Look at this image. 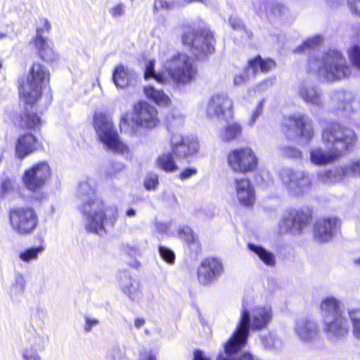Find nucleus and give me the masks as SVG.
<instances>
[{"mask_svg":"<svg viewBox=\"0 0 360 360\" xmlns=\"http://www.w3.org/2000/svg\"><path fill=\"white\" fill-rule=\"evenodd\" d=\"M77 196L81 202L79 210L87 231L103 236L107 229L114 226L118 218L117 209L108 205L97 193L92 179L79 182Z\"/></svg>","mask_w":360,"mask_h":360,"instance_id":"1","label":"nucleus"},{"mask_svg":"<svg viewBox=\"0 0 360 360\" xmlns=\"http://www.w3.org/2000/svg\"><path fill=\"white\" fill-rule=\"evenodd\" d=\"M162 72L155 71V60L146 62L144 78H153L162 84L172 82L177 86H186L194 82L198 75V69L190 56L184 53L167 55L160 53Z\"/></svg>","mask_w":360,"mask_h":360,"instance_id":"2","label":"nucleus"},{"mask_svg":"<svg viewBox=\"0 0 360 360\" xmlns=\"http://www.w3.org/2000/svg\"><path fill=\"white\" fill-rule=\"evenodd\" d=\"M307 71L316 75L322 82L340 81L348 77L351 73L346 58L336 50H330L320 56H311Z\"/></svg>","mask_w":360,"mask_h":360,"instance_id":"3","label":"nucleus"},{"mask_svg":"<svg viewBox=\"0 0 360 360\" xmlns=\"http://www.w3.org/2000/svg\"><path fill=\"white\" fill-rule=\"evenodd\" d=\"M320 314L323 330L330 340L336 342L349 335V321L339 300L332 296L323 298L320 305Z\"/></svg>","mask_w":360,"mask_h":360,"instance_id":"4","label":"nucleus"},{"mask_svg":"<svg viewBox=\"0 0 360 360\" xmlns=\"http://www.w3.org/2000/svg\"><path fill=\"white\" fill-rule=\"evenodd\" d=\"M273 313L269 306L256 307L250 311L244 307L241 309L240 316L233 339L238 337L240 345L247 342L250 330H260L268 327L271 322Z\"/></svg>","mask_w":360,"mask_h":360,"instance_id":"5","label":"nucleus"},{"mask_svg":"<svg viewBox=\"0 0 360 360\" xmlns=\"http://www.w3.org/2000/svg\"><path fill=\"white\" fill-rule=\"evenodd\" d=\"M49 79L50 72L46 67L38 62L32 63L25 81L19 88L20 96L25 104L32 105L39 100Z\"/></svg>","mask_w":360,"mask_h":360,"instance_id":"6","label":"nucleus"},{"mask_svg":"<svg viewBox=\"0 0 360 360\" xmlns=\"http://www.w3.org/2000/svg\"><path fill=\"white\" fill-rule=\"evenodd\" d=\"M321 139L323 144L338 152L340 157L352 148L357 141L353 129L335 122L323 129Z\"/></svg>","mask_w":360,"mask_h":360,"instance_id":"7","label":"nucleus"},{"mask_svg":"<svg viewBox=\"0 0 360 360\" xmlns=\"http://www.w3.org/2000/svg\"><path fill=\"white\" fill-rule=\"evenodd\" d=\"M94 127L105 149L118 154L129 152L128 146L121 140L110 117L102 112L94 116Z\"/></svg>","mask_w":360,"mask_h":360,"instance_id":"8","label":"nucleus"},{"mask_svg":"<svg viewBox=\"0 0 360 360\" xmlns=\"http://www.w3.org/2000/svg\"><path fill=\"white\" fill-rule=\"evenodd\" d=\"M51 176V169L46 161H40L27 168L21 180L25 188L34 194V198L41 200L45 195L41 190L46 186Z\"/></svg>","mask_w":360,"mask_h":360,"instance_id":"9","label":"nucleus"},{"mask_svg":"<svg viewBox=\"0 0 360 360\" xmlns=\"http://www.w3.org/2000/svg\"><path fill=\"white\" fill-rule=\"evenodd\" d=\"M10 226L20 236H28L34 233L39 224V217L31 206H14L8 212Z\"/></svg>","mask_w":360,"mask_h":360,"instance_id":"10","label":"nucleus"},{"mask_svg":"<svg viewBox=\"0 0 360 360\" xmlns=\"http://www.w3.org/2000/svg\"><path fill=\"white\" fill-rule=\"evenodd\" d=\"M214 41L213 34L208 30L195 31L188 27L182 35L183 44L190 46L198 58L212 53L214 51Z\"/></svg>","mask_w":360,"mask_h":360,"instance_id":"11","label":"nucleus"},{"mask_svg":"<svg viewBox=\"0 0 360 360\" xmlns=\"http://www.w3.org/2000/svg\"><path fill=\"white\" fill-rule=\"evenodd\" d=\"M205 114L212 120H231L234 117L233 101L225 93L214 94L207 101Z\"/></svg>","mask_w":360,"mask_h":360,"instance_id":"12","label":"nucleus"},{"mask_svg":"<svg viewBox=\"0 0 360 360\" xmlns=\"http://www.w3.org/2000/svg\"><path fill=\"white\" fill-rule=\"evenodd\" d=\"M311 220V215L302 210L291 209L285 212L278 224L279 233L300 235Z\"/></svg>","mask_w":360,"mask_h":360,"instance_id":"13","label":"nucleus"},{"mask_svg":"<svg viewBox=\"0 0 360 360\" xmlns=\"http://www.w3.org/2000/svg\"><path fill=\"white\" fill-rule=\"evenodd\" d=\"M280 178L288 192L292 195H300L307 192L311 184L308 174L285 167L279 171Z\"/></svg>","mask_w":360,"mask_h":360,"instance_id":"14","label":"nucleus"},{"mask_svg":"<svg viewBox=\"0 0 360 360\" xmlns=\"http://www.w3.org/2000/svg\"><path fill=\"white\" fill-rule=\"evenodd\" d=\"M283 126L284 132L288 136L295 134L302 136L307 141H310L313 139L312 121L309 117L304 114L295 113L285 117Z\"/></svg>","mask_w":360,"mask_h":360,"instance_id":"15","label":"nucleus"},{"mask_svg":"<svg viewBox=\"0 0 360 360\" xmlns=\"http://www.w3.org/2000/svg\"><path fill=\"white\" fill-rule=\"evenodd\" d=\"M231 168L238 173H248L254 171L257 166V158L250 148L236 149L228 156Z\"/></svg>","mask_w":360,"mask_h":360,"instance_id":"16","label":"nucleus"},{"mask_svg":"<svg viewBox=\"0 0 360 360\" xmlns=\"http://www.w3.org/2000/svg\"><path fill=\"white\" fill-rule=\"evenodd\" d=\"M255 13L262 17L266 18L269 21L278 22L287 20L290 15L288 8L275 1L255 0L252 3Z\"/></svg>","mask_w":360,"mask_h":360,"instance_id":"17","label":"nucleus"},{"mask_svg":"<svg viewBox=\"0 0 360 360\" xmlns=\"http://www.w3.org/2000/svg\"><path fill=\"white\" fill-rule=\"evenodd\" d=\"M131 120L136 126L145 129H153L159 122L156 108L145 101L134 105Z\"/></svg>","mask_w":360,"mask_h":360,"instance_id":"18","label":"nucleus"},{"mask_svg":"<svg viewBox=\"0 0 360 360\" xmlns=\"http://www.w3.org/2000/svg\"><path fill=\"white\" fill-rule=\"evenodd\" d=\"M223 272L224 266L219 259L207 258L198 269V279L200 284L207 285L220 277Z\"/></svg>","mask_w":360,"mask_h":360,"instance_id":"19","label":"nucleus"},{"mask_svg":"<svg viewBox=\"0 0 360 360\" xmlns=\"http://www.w3.org/2000/svg\"><path fill=\"white\" fill-rule=\"evenodd\" d=\"M274 67L275 63L274 60L271 59L263 60L260 56H258L249 61L248 66L244 70L243 74L236 75L234 77V84L240 85L254 78L258 72L266 73Z\"/></svg>","mask_w":360,"mask_h":360,"instance_id":"20","label":"nucleus"},{"mask_svg":"<svg viewBox=\"0 0 360 360\" xmlns=\"http://www.w3.org/2000/svg\"><path fill=\"white\" fill-rule=\"evenodd\" d=\"M170 146L173 154L179 159L193 157L198 153L199 148L197 141L184 138L179 134H174L172 136Z\"/></svg>","mask_w":360,"mask_h":360,"instance_id":"21","label":"nucleus"},{"mask_svg":"<svg viewBox=\"0 0 360 360\" xmlns=\"http://www.w3.org/2000/svg\"><path fill=\"white\" fill-rule=\"evenodd\" d=\"M42 144L31 133L20 135L15 143V156L18 160H23L31 154L40 150Z\"/></svg>","mask_w":360,"mask_h":360,"instance_id":"22","label":"nucleus"},{"mask_svg":"<svg viewBox=\"0 0 360 360\" xmlns=\"http://www.w3.org/2000/svg\"><path fill=\"white\" fill-rule=\"evenodd\" d=\"M297 94L307 105L319 108L323 106L324 99L321 90L311 83H300L297 86Z\"/></svg>","mask_w":360,"mask_h":360,"instance_id":"23","label":"nucleus"},{"mask_svg":"<svg viewBox=\"0 0 360 360\" xmlns=\"http://www.w3.org/2000/svg\"><path fill=\"white\" fill-rule=\"evenodd\" d=\"M319 331L317 323L310 318L302 317L295 322L294 332L301 341L308 342L313 340Z\"/></svg>","mask_w":360,"mask_h":360,"instance_id":"24","label":"nucleus"},{"mask_svg":"<svg viewBox=\"0 0 360 360\" xmlns=\"http://www.w3.org/2000/svg\"><path fill=\"white\" fill-rule=\"evenodd\" d=\"M234 188L240 205L246 207H252L255 201V191L250 180L245 178L236 179Z\"/></svg>","mask_w":360,"mask_h":360,"instance_id":"25","label":"nucleus"},{"mask_svg":"<svg viewBox=\"0 0 360 360\" xmlns=\"http://www.w3.org/2000/svg\"><path fill=\"white\" fill-rule=\"evenodd\" d=\"M238 337L233 339V335L224 345V354L220 353L217 360H255L252 354L244 352L240 355H237L236 352L245 347L247 342L240 345Z\"/></svg>","mask_w":360,"mask_h":360,"instance_id":"26","label":"nucleus"},{"mask_svg":"<svg viewBox=\"0 0 360 360\" xmlns=\"http://www.w3.org/2000/svg\"><path fill=\"white\" fill-rule=\"evenodd\" d=\"M338 226L336 218H323L319 219L314 229V236L320 243L329 241L333 236Z\"/></svg>","mask_w":360,"mask_h":360,"instance_id":"27","label":"nucleus"},{"mask_svg":"<svg viewBox=\"0 0 360 360\" xmlns=\"http://www.w3.org/2000/svg\"><path fill=\"white\" fill-rule=\"evenodd\" d=\"M119 283L122 292L131 300L139 298V284L131 275L126 271L119 274Z\"/></svg>","mask_w":360,"mask_h":360,"instance_id":"28","label":"nucleus"},{"mask_svg":"<svg viewBox=\"0 0 360 360\" xmlns=\"http://www.w3.org/2000/svg\"><path fill=\"white\" fill-rule=\"evenodd\" d=\"M33 44L38 51L39 57L46 62H51L55 59V53L52 48L51 41L41 35V30H38L37 34L33 39Z\"/></svg>","mask_w":360,"mask_h":360,"instance_id":"29","label":"nucleus"},{"mask_svg":"<svg viewBox=\"0 0 360 360\" xmlns=\"http://www.w3.org/2000/svg\"><path fill=\"white\" fill-rule=\"evenodd\" d=\"M25 110L16 117L15 123L20 128L25 129H37L42 124V120L39 115L28 110V105L32 108L34 105H27Z\"/></svg>","mask_w":360,"mask_h":360,"instance_id":"30","label":"nucleus"},{"mask_svg":"<svg viewBox=\"0 0 360 360\" xmlns=\"http://www.w3.org/2000/svg\"><path fill=\"white\" fill-rule=\"evenodd\" d=\"M339 153L333 149L325 150L321 148H316L310 152V160L316 165H328L339 159Z\"/></svg>","mask_w":360,"mask_h":360,"instance_id":"31","label":"nucleus"},{"mask_svg":"<svg viewBox=\"0 0 360 360\" xmlns=\"http://www.w3.org/2000/svg\"><path fill=\"white\" fill-rule=\"evenodd\" d=\"M345 176L342 167L326 169L317 173L318 180L325 185H333L340 183Z\"/></svg>","mask_w":360,"mask_h":360,"instance_id":"32","label":"nucleus"},{"mask_svg":"<svg viewBox=\"0 0 360 360\" xmlns=\"http://www.w3.org/2000/svg\"><path fill=\"white\" fill-rule=\"evenodd\" d=\"M330 97L339 109L350 110L351 103L354 99L352 92L345 89H337L332 91Z\"/></svg>","mask_w":360,"mask_h":360,"instance_id":"33","label":"nucleus"},{"mask_svg":"<svg viewBox=\"0 0 360 360\" xmlns=\"http://www.w3.org/2000/svg\"><path fill=\"white\" fill-rule=\"evenodd\" d=\"M133 75V72L130 69L120 65L114 70L112 80L117 88L123 89L129 84Z\"/></svg>","mask_w":360,"mask_h":360,"instance_id":"34","label":"nucleus"},{"mask_svg":"<svg viewBox=\"0 0 360 360\" xmlns=\"http://www.w3.org/2000/svg\"><path fill=\"white\" fill-rule=\"evenodd\" d=\"M242 126L236 122H229L221 130L219 137L224 142L232 141L240 136Z\"/></svg>","mask_w":360,"mask_h":360,"instance_id":"35","label":"nucleus"},{"mask_svg":"<svg viewBox=\"0 0 360 360\" xmlns=\"http://www.w3.org/2000/svg\"><path fill=\"white\" fill-rule=\"evenodd\" d=\"M144 93L148 99L158 105H167L169 103V97L162 90L156 89L153 86H146Z\"/></svg>","mask_w":360,"mask_h":360,"instance_id":"36","label":"nucleus"},{"mask_svg":"<svg viewBox=\"0 0 360 360\" xmlns=\"http://www.w3.org/2000/svg\"><path fill=\"white\" fill-rule=\"evenodd\" d=\"M248 248L254 252L267 266H274L275 264L274 255L260 245L252 243L248 244Z\"/></svg>","mask_w":360,"mask_h":360,"instance_id":"37","label":"nucleus"},{"mask_svg":"<svg viewBox=\"0 0 360 360\" xmlns=\"http://www.w3.org/2000/svg\"><path fill=\"white\" fill-rule=\"evenodd\" d=\"M156 165L166 172H174L179 169L173 155L169 153L160 155L156 160Z\"/></svg>","mask_w":360,"mask_h":360,"instance_id":"38","label":"nucleus"},{"mask_svg":"<svg viewBox=\"0 0 360 360\" xmlns=\"http://www.w3.org/2000/svg\"><path fill=\"white\" fill-rule=\"evenodd\" d=\"M48 340V337L44 333L34 331L28 338V345L26 347H32L37 352L41 351Z\"/></svg>","mask_w":360,"mask_h":360,"instance_id":"39","label":"nucleus"},{"mask_svg":"<svg viewBox=\"0 0 360 360\" xmlns=\"http://www.w3.org/2000/svg\"><path fill=\"white\" fill-rule=\"evenodd\" d=\"M347 314L352 325V335L360 340V308L348 309Z\"/></svg>","mask_w":360,"mask_h":360,"instance_id":"40","label":"nucleus"},{"mask_svg":"<svg viewBox=\"0 0 360 360\" xmlns=\"http://www.w3.org/2000/svg\"><path fill=\"white\" fill-rule=\"evenodd\" d=\"M178 235L181 240H184L187 244L198 248V242L196 236L189 226L179 228Z\"/></svg>","mask_w":360,"mask_h":360,"instance_id":"41","label":"nucleus"},{"mask_svg":"<svg viewBox=\"0 0 360 360\" xmlns=\"http://www.w3.org/2000/svg\"><path fill=\"white\" fill-rule=\"evenodd\" d=\"M261 342L266 349H274L280 347L281 340L272 333L261 336Z\"/></svg>","mask_w":360,"mask_h":360,"instance_id":"42","label":"nucleus"},{"mask_svg":"<svg viewBox=\"0 0 360 360\" xmlns=\"http://www.w3.org/2000/svg\"><path fill=\"white\" fill-rule=\"evenodd\" d=\"M43 251L44 248L42 246L27 248L20 252L19 258L22 261L28 263L32 260L37 259L38 255Z\"/></svg>","mask_w":360,"mask_h":360,"instance_id":"43","label":"nucleus"},{"mask_svg":"<svg viewBox=\"0 0 360 360\" xmlns=\"http://www.w3.org/2000/svg\"><path fill=\"white\" fill-rule=\"evenodd\" d=\"M342 168L346 177L360 176V158L352 160Z\"/></svg>","mask_w":360,"mask_h":360,"instance_id":"44","label":"nucleus"},{"mask_svg":"<svg viewBox=\"0 0 360 360\" xmlns=\"http://www.w3.org/2000/svg\"><path fill=\"white\" fill-rule=\"evenodd\" d=\"M322 41V38L320 36H315L304 41L302 45L296 49L297 52L306 51L310 49H315Z\"/></svg>","mask_w":360,"mask_h":360,"instance_id":"45","label":"nucleus"},{"mask_svg":"<svg viewBox=\"0 0 360 360\" xmlns=\"http://www.w3.org/2000/svg\"><path fill=\"white\" fill-rule=\"evenodd\" d=\"M84 321L83 329L85 333L91 332L93 328L98 326L101 323L98 319L90 315H84Z\"/></svg>","mask_w":360,"mask_h":360,"instance_id":"46","label":"nucleus"},{"mask_svg":"<svg viewBox=\"0 0 360 360\" xmlns=\"http://www.w3.org/2000/svg\"><path fill=\"white\" fill-rule=\"evenodd\" d=\"M349 57L353 65L360 70V48L357 46H352L349 50Z\"/></svg>","mask_w":360,"mask_h":360,"instance_id":"47","label":"nucleus"},{"mask_svg":"<svg viewBox=\"0 0 360 360\" xmlns=\"http://www.w3.org/2000/svg\"><path fill=\"white\" fill-rule=\"evenodd\" d=\"M136 360H158L157 353L151 348H142Z\"/></svg>","mask_w":360,"mask_h":360,"instance_id":"48","label":"nucleus"},{"mask_svg":"<svg viewBox=\"0 0 360 360\" xmlns=\"http://www.w3.org/2000/svg\"><path fill=\"white\" fill-rule=\"evenodd\" d=\"M159 253L161 257L167 263L173 264L174 262L175 255L172 250L165 246H160Z\"/></svg>","mask_w":360,"mask_h":360,"instance_id":"49","label":"nucleus"},{"mask_svg":"<svg viewBox=\"0 0 360 360\" xmlns=\"http://www.w3.org/2000/svg\"><path fill=\"white\" fill-rule=\"evenodd\" d=\"M264 108V100H261L257 104L255 108L252 111L250 117L248 120V125L250 127H252L258 117L262 114Z\"/></svg>","mask_w":360,"mask_h":360,"instance_id":"50","label":"nucleus"},{"mask_svg":"<svg viewBox=\"0 0 360 360\" xmlns=\"http://www.w3.org/2000/svg\"><path fill=\"white\" fill-rule=\"evenodd\" d=\"M22 355L24 360H41L39 352L32 347H25Z\"/></svg>","mask_w":360,"mask_h":360,"instance_id":"51","label":"nucleus"},{"mask_svg":"<svg viewBox=\"0 0 360 360\" xmlns=\"http://www.w3.org/2000/svg\"><path fill=\"white\" fill-rule=\"evenodd\" d=\"M13 287L18 292H23L25 287V280L22 274L18 273L15 274Z\"/></svg>","mask_w":360,"mask_h":360,"instance_id":"52","label":"nucleus"},{"mask_svg":"<svg viewBox=\"0 0 360 360\" xmlns=\"http://www.w3.org/2000/svg\"><path fill=\"white\" fill-rule=\"evenodd\" d=\"M184 117L180 113H174L171 117H167L169 127L172 129L183 124Z\"/></svg>","mask_w":360,"mask_h":360,"instance_id":"53","label":"nucleus"},{"mask_svg":"<svg viewBox=\"0 0 360 360\" xmlns=\"http://www.w3.org/2000/svg\"><path fill=\"white\" fill-rule=\"evenodd\" d=\"M173 8V4L165 0H155L153 4V11L160 12L161 11H167Z\"/></svg>","mask_w":360,"mask_h":360,"instance_id":"54","label":"nucleus"},{"mask_svg":"<svg viewBox=\"0 0 360 360\" xmlns=\"http://www.w3.org/2000/svg\"><path fill=\"white\" fill-rule=\"evenodd\" d=\"M124 13L125 6L122 3L117 4L109 9V13L115 18L121 17Z\"/></svg>","mask_w":360,"mask_h":360,"instance_id":"55","label":"nucleus"},{"mask_svg":"<svg viewBox=\"0 0 360 360\" xmlns=\"http://www.w3.org/2000/svg\"><path fill=\"white\" fill-rule=\"evenodd\" d=\"M283 153L284 156L291 158H300L301 157V152L293 147H284Z\"/></svg>","mask_w":360,"mask_h":360,"instance_id":"56","label":"nucleus"},{"mask_svg":"<svg viewBox=\"0 0 360 360\" xmlns=\"http://www.w3.org/2000/svg\"><path fill=\"white\" fill-rule=\"evenodd\" d=\"M145 187L147 190L155 189L158 185V178L155 174L148 176L145 181Z\"/></svg>","mask_w":360,"mask_h":360,"instance_id":"57","label":"nucleus"},{"mask_svg":"<svg viewBox=\"0 0 360 360\" xmlns=\"http://www.w3.org/2000/svg\"><path fill=\"white\" fill-rule=\"evenodd\" d=\"M13 189V184L10 179H4L1 184L0 193L2 198H4L6 195L11 191Z\"/></svg>","mask_w":360,"mask_h":360,"instance_id":"58","label":"nucleus"},{"mask_svg":"<svg viewBox=\"0 0 360 360\" xmlns=\"http://www.w3.org/2000/svg\"><path fill=\"white\" fill-rule=\"evenodd\" d=\"M108 356L112 360L119 359L122 356V351L119 346H113L108 352Z\"/></svg>","mask_w":360,"mask_h":360,"instance_id":"59","label":"nucleus"},{"mask_svg":"<svg viewBox=\"0 0 360 360\" xmlns=\"http://www.w3.org/2000/svg\"><path fill=\"white\" fill-rule=\"evenodd\" d=\"M348 4L353 13L360 15V0H348Z\"/></svg>","mask_w":360,"mask_h":360,"instance_id":"60","label":"nucleus"},{"mask_svg":"<svg viewBox=\"0 0 360 360\" xmlns=\"http://www.w3.org/2000/svg\"><path fill=\"white\" fill-rule=\"evenodd\" d=\"M229 23L231 27L236 30H243L244 27L242 22L236 17L230 18Z\"/></svg>","mask_w":360,"mask_h":360,"instance_id":"61","label":"nucleus"},{"mask_svg":"<svg viewBox=\"0 0 360 360\" xmlns=\"http://www.w3.org/2000/svg\"><path fill=\"white\" fill-rule=\"evenodd\" d=\"M197 173V170L195 169H193V168H187L186 169H184L179 175V178L181 179V180H185V179H187L190 177H191L192 176L196 174Z\"/></svg>","mask_w":360,"mask_h":360,"instance_id":"62","label":"nucleus"},{"mask_svg":"<svg viewBox=\"0 0 360 360\" xmlns=\"http://www.w3.org/2000/svg\"><path fill=\"white\" fill-rule=\"evenodd\" d=\"M124 250L130 255H136L139 253V246L137 245L126 244L124 247Z\"/></svg>","mask_w":360,"mask_h":360,"instance_id":"63","label":"nucleus"},{"mask_svg":"<svg viewBox=\"0 0 360 360\" xmlns=\"http://www.w3.org/2000/svg\"><path fill=\"white\" fill-rule=\"evenodd\" d=\"M145 323L146 321L142 317H136L134 321V325L136 329L141 328L142 327L144 326Z\"/></svg>","mask_w":360,"mask_h":360,"instance_id":"64","label":"nucleus"}]
</instances>
